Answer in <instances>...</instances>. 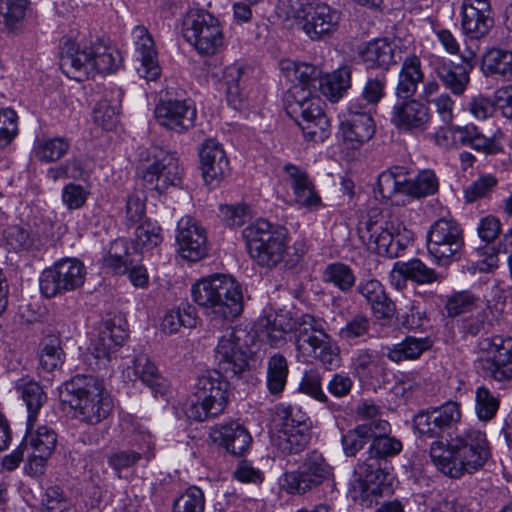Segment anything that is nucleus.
<instances>
[{
    "mask_svg": "<svg viewBox=\"0 0 512 512\" xmlns=\"http://www.w3.org/2000/svg\"><path fill=\"white\" fill-rule=\"evenodd\" d=\"M249 68L234 63L227 66L223 72V81L226 86L228 104L235 110H242L246 106L245 84L248 79Z\"/></svg>",
    "mask_w": 512,
    "mask_h": 512,
    "instance_id": "obj_33",
    "label": "nucleus"
},
{
    "mask_svg": "<svg viewBox=\"0 0 512 512\" xmlns=\"http://www.w3.org/2000/svg\"><path fill=\"white\" fill-rule=\"evenodd\" d=\"M280 68L286 79L292 83L290 91L296 87L311 90L319 84L321 70L314 65L283 60L280 62Z\"/></svg>",
    "mask_w": 512,
    "mask_h": 512,
    "instance_id": "obj_34",
    "label": "nucleus"
},
{
    "mask_svg": "<svg viewBox=\"0 0 512 512\" xmlns=\"http://www.w3.org/2000/svg\"><path fill=\"white\" fill-rule=\"evenodd\" d=\"M244 335V330L228 328L219 337L215 359L226 378H238L249 367V354L242 343Z\"/></svg>",
    "mask_w": 512,
    "mask_h": 512,
    "instance_id": "obj_16",
    "label": "nucleus"
},
{
    "mask_svg": "<svg viewBox=\"0 0 512 512\" xmlns=\"http://www.w3.org/2000/svg\"><path fill=\"white\" fill-rule=\"evenodd\" d=\"M352 68L341 66L319 81L322 94L332 102H337L351 88Z\"/></svg>",
    "mask_w": 512,
    "mask_h": 512,
    "instance_id": "obj_40",
    "label": "nucleus"
},
{
    "mask_svg": "<svg viewBox=\"0 0 512 512\" xmlns=\"http://www.w3.org/2000/svg\"><path fill=\"white\" fill-rule=\"evenodd\" d=\"M387 85V73L379 71L376 75H370L362 88L359 97L350 102H359L370 111H375L378 103L385 97Z\"/></svg>",
    "mask_w": 512,
    "mask_h": 512,
    "instance_id": "obj_45",
    "label": "nucleus"
},
{
    "mask_svg": "<svg viewBox=\"0 0 512 512\" xmlns=\"http://www.w3.org/2000/svg\"><path fill=\"white\" fill-rule=\"evenodd\" d=\"M140 156L136 173L144 187L161 194L182 184V168L175 153L152 147Z\"/></svg>",
    "mask_w": 512,
    "mask_h": 512,
    "instance_id": "obj_5",
    "label": "nucleus"
},
{
    "mask_svg": "<svg viewBox=\"0 0 512 512\" xmlns=\"http://www.w3.org/2000/svg\"><path fill=\"white\" fill-rule=\"evenodd\" d=\"M70 148V140L66 137L42 138L35 141L34 157L43 163L57 162L63 158Z\"/></svg>",
    "mask_w": 512,
    "mask_h": 512,
    "instance_id": "obj_43",
    "label": "nucleus"
},
{
    "mask_svg": "<svg viewBox=\"0 0 512 512\" xmlns=\"http://www.w3.org/2000/svg\"><path fill=\"white\" fill-rule=\"evenodd\" d=\"M373 432L367 425H357L342 434L341 444L347 457H355L364 446L371 441Z\"/></svg>",
    "mask_w": 512,
    "mask_h": 512,
    "instance_id": "obj_58",
    "label": "nucleus"
},
{
    "mask_svg": "<svg viewBox=\"0 0 512 512\" xmlns=\"http://www.w3.org/2000/svg\"><path fill=\"white\" fill-rule=\"evenodd\" d=\"M433 345L429 337L406 336L401 342L387 347L386 356L395 363L416 360Z\"/></svg>",
    "mask_w": 512,
    "mask_h": 512,
    "instance_id": "obj_36",
    "label": "nucleus"
},
{
    "mask_svg": "<svg viewBox=\"0 0 512 512\" xmlns=\"http://www.w3.org/2000/svg\"><path fill=\"white\" fill-rule=\"evenodd\" d=\"M154 113L160 126L179 134L194 127L197 115L193 102L186 99L161 100Z\"/></svg>",
    "mask_w": 512,
    "mask_h": 512,
    "instance_id": "obj_21",
    "label": "nucleus"
},
{
    "mask_svg": "<svg viewBox=\"0 0 512 512\" xmlns=\"http://www.w3.org/2000/svg\"><path fill=\"white\" fill-rule=\"evenodd\" d=\"M333 478V467L318 451L306 455L297 471L284 474L283 486L291 494H304Z\"/></svg>",
    "mask_w": 512,
    "mask_h": 512,
    "instance_id": "obj_14",
    "label": "nucleus"
},
{
    "mask_svg": "<svg viewBox=\"0 0 512 512\" xmlns=\"http://www.w3.org/2000/svg\"><path fill=\"white\" fill-rule=\"evenodd\" d=\"M439 187L438 178L434 171L423 170L414 179L407 177V195L413 197H425L437 192Z\"/></svg>",
    "mask_w": 512,
    "mask_h": 512,
    "instance_id": "obj_62",
    "label": "nucleus"
},
{
    "mask_svg": "<svg viewBox=\"0 0 512 512\" xmlns=\"http://www.w3.org/2000/svg\"><path fill=\"white\" fill-rule=\"evenodd\" d=\"M493 26L490 0H462L461 29L466 38L480 40L489 34Z\"/></svg>",
    "mask_w": 512,
    "mask_h": 512,
    "instance_id": "obj_23",
    "label": "nucleus"
},
{
    "mask_svg": "<svg viewBox=\"0 0 512 512\" xmlns=\"http://www.w3.org/2000/svg\"><path fill=\"white\" fill-rule=\"evenodd\" d=\"M136 51L139 54L140 66L136 68L140 77L147 81H156L161 75L154 41L144 26H136L132 31Z\"/></svg>",
    "mask_w": 512,
    "mask_h": 512,
    "instance_id": "obj_29",
    "label": "nucleus"
},
{
    "mask_svg": "<svg viewBox=\"0 0 512 512\" xmlns=\"http://www.w3.org/2000/svg\"><path fill=\"white\" fill-rule=\"evenodd\" d=\"M224 278L225 274H212L199 279L191 287L192 300L204 309L208 317L213 305L217 304L216 299L221 296L222 279Z\"/></svg>",
    "mask_w": 512,
    "mask_h": 512,
    "instance_id": "obj_35",
    "label": "nucleus"
},
{
    "mask_svg": "<svg viewBox=\"0 0 512 512\" xmlns=\"http://www.w3.org/2000/svg\"><path fill=\"white\" fill-rule=\"evenodd\" d=\"M289 374L288 361L280 353H274L267 360L266 385L272 395L283 392Z\"/></svg>",
    "mask_w": 512,
    "mask_h": 512,
    "instance_id": "obj_46",
    "label": "nucleus"
},
{
    "mask_svg": "<svg viewBox=\"0 0 512 512\" xmlns=\"http://www.w3.org/2000/svg\"><path fill=\"white\" fill-rule=\"evenodd\" d=\"M372 113L359 102H349L339 114V133L350 148L357 149L373 137L375 122Z\"/></svg>",
    "mask_w": 512,
    "mask_h": 512,
    "instance_id": "obj_18",
    "label": "nucleus"
},
{
    "mask_svg": "<svg viewBox=\"0 0 512 512\" xmlns=\"http://www.w3.org/2000/svg\"><path fill=\"white\" fill-rule=\"evenodd\" d=\"M111 103L107 98L100 100L93 111L94 122L105 130H112L119 122L120 102L123 92L119 88L111 90Z\"/></svg>",
    "mask_w": 512,
    "mask_h": 512,
    "instance_id": "obj_42",
    "label": "nucleus"
},
{
    "mask_svg": "<svg viewBox=\"0 0 512 512\" xmlns=\"http://www.w3.org/2000/svg\"><path fill=\"white\" fill-rule=\"evenodd\" d=\"M324 280L332 283L342 292H348L355 285V275L352 269L340 262H335L327 265L323 273Z\"/></svg>",
    "mask_w": 512,
    "mask_h": 512,
    "instance_id": "obj_59",
    "label": "nucleus"
},
{
    "mask_svg": "<svg viewBox=\"0 0 512 512\" xmlns=\"http://www.w3.org/2000/svg\"><path fill=\"white\" fill-rule=\"evenodd\" d=\"M310 441V430L282 428L277 437V448L284 455L302 452Z\"/></svg>",
    "mask_w": 512,
    "mask_h": 512,
    "instance_id": "obj_51",
    "label": "nucleus"
},
{
    "mask_svg": "<svg viewBox=\"0 0 512 512\" xmlns=\"http://www.w3.org/2000/svg\"><path fill=\"white\" fill-rule=\"evenodd\" d=\"M128 251L129 247L126 239L117 238L113 240L102 257L103 267L111 269L115 274H125L128 265L132 264Z\"/></svg>",
    "mask_w": 512,
    "mask_h": 512,
    "instance_id": "obj_49",
    "label": "nucleus"
},
{
    "mask_svg": "<svg viewBox=\"0 0 512 512\" xmlns=\"http://www.w3.org/2000/svg\"><path fill=\"white\" fill-rule=\"evenodd\" d=\"M370 318L363 312H358L339 329L338 336L347 343H357L370 331Z\"/></svg>",
    "mask_w": 512,
    "mask_h": 512,
    "instance_id": "obj_60",
    "label": "nucleus"
},
{
    "mask_svg": "<svg viewBox=\"0 0 512 512\" xmlns=\"http://www.w3.org/2000/svg\"><path fill=\"white\" fill-rule=\"evenodd\" d=\"M479 347L487 353L476 364L477 371L483 378L499 382L512 379V337H487L479 342Z\"/></svg>",
    "mask_w": 512,
    "mask_h": 512,
    "instance_id": "obj_12",
    "label": "nucleus"
},
{
    "mask_svg": "<svg viewBox=\"0 0 512 512\" xmlns=\"http://www.w3.org/2000/svg\"><path fill=\"white\" fill-rule=\"evenodd\" d=\"M295 347L305 358L319 360L328 370L340 365L339 348L326 333L324 326L314 329V333L295 340Z\"/></svg>",
    "mask_w": 512,
    "mask_h": 512,
    "instance_id": "obj_22",
    "label": "nucleus"
},
{
    "mask_svg": "<svg viewBox=\"0 0 512 512\" xmlns=\"http://www.w3.org/2000/svg\"><path fill=\"white\" fill-rule=\"evenodd\" d=\"M132 370L135 377L149 387L155 396L163 393L164 378L155 364L145 354L135 357Z\"/></svg>",
    "mask_w": 512,
    "mask_h": 512,
    "instance_id": "obj_44",
    "label": "nucleus"
},
{
    "mask_svg": "<svg viewBox=\"0 0 512 512\" xmlns=\"http://www.w3.org/2000/svg\"><path fill=\"white\" fill-rule=\"evenodd\" d=\"M475 402L476 414L481 421L491 420L499 408V400L484 386L477 388Z\"/></svg>",
    "mask_w": 512,
    "mask_h": 512,
    "instance_id": "obj_64",
    "label": "nucleus"
},
{
    "mask_svg": "<svg viewBox=\"0 0 512 512\" xmlns=\"http://www.w3.org/2000/svg\"><path fill=\"white\" fill-rule=\"evenodd\" d=\"M142 459L146 462L152 459L148 442L139 450L126 449L115 451L108 456L107 461L108 465L116 472L118 477H121L123 470L133 467Z\"/></svg>",
    "mask_w": 512,
    "mask_h": 512,
    "instance_id": "obj_50",
    "label": "nucleus"
},
{
    "mask_svg": "<svg viewBox=\"0 0 512 512\" xmlns=\"http://www.w3.org/2000/svg\"><path fill=\"white\" fill-rule=\"evenodd\" d=\"M482 69L486 75L512 81V51L500 48L488 50L482 59Z\"/></svg>",
    "mask_w": 512,
    "mask_h": 512,
    "instance_id": "obj_41",
    "label": "nucleus"
},
{
    "mask_svg": "<svg viewBox=\"0 0 512 512\" xmlns=\"http://www.w3.org/2000/svg\"><path fill=\"white\" fill-rule=\"evenodd\" d=\"M460 57L461 61L458 63L439 56L434 57L430 62L436 78L454 96L463 95L470 83V73L475 66L476 50L467 47Z\"/></svg>",
    "mask_w": 512,
    "mask_h": 512,
    "instance_id": "obj_17",
    "label": "nucleus"
},
{
    "mask_svg": "<svg viewBox=\"0 0 512 512\" xmlns=\"http://www.w3.org/2000/svg\"><path fill=\"white\" fill-rule=\"evenodd\" d=\"M391 427L388 421H378L376 431H373L370 445L364 460H360L354 468L358 477L361 496H381L387 489L388 474L382 467V462L398 455L403 448L402 442L390 436Z\"/></svg>",
    "mask_w": 512,
    "mask_h": 512,
    "instance_id": "obj_2",
    "label": "nucleus"
},
{
    "mask_svg": "<svg viewBox=\"0 0 512 512\" xmlns=\"http://www.w3.org/2000/svg\"><path fill=\"white\" fill-rule=\"evenodd\" d=\"M222 281L221 296L216 299L217 304L213 305L209 317L214 321L231 322L243 312V287L238 281L228 275H225Z\"/></svg>",
    "mask_w": 512,
    "mask_h": 512,
    "instance_id": "obj_26",
    "label": "nucleus"
},
{
    "mask_svg": "<svg viewBox=\"0 0 512 512\" xmlns=\"http://www.w3.org/2000/svg\"><path fill=\"white\" fill-rule=\"evenodd\" d=\"M163 240L162 229L157 222L149 219L142 222L135 231L134 248L137 251H149Z\"/></svg>",
    "mask_w": 512,
    "mask_h": 512,
    "instance_id": "obj_57",
    "label": "nucleus"
},
{
    "mask_svg": "<svg viewBox=\"0 0 512 512\" xmlns=\"http://www.w3.org/2000/svg\"><path fill=\"white\" fill-rule=\"evenodd\" d=\"M298 19L305 34L313 41H320L338 30L342 13L320 0H307L301 5Z\"/></svg>",
    "mask_w": 512,
    "mask_h": 512,
    "instance_id": "obj_13",
    "label": "nucleus"
},
{
    "mask_svg": "<svg viewBox=\"0 0 512 512\" xmlns=\"http://www.w3.org/2000/svg\"><path fill=\"white\" fill-rule=\"evenodd\" d=\"M431 120L427 103L415 97L397 98L390 112L391 124L401 133L421 134L429 128Z\"/></svg>",
    "mask_w": 512,
    "mask_h": 512,
    "instance_id": "obj_19",
    "label": "nucleus"
},
{
    "mask_svg": "<svg viewBox=\"0 0 512 512\" xmlns=\"http://www.w3.org/2000/svg\"><path fill=\"white\" fill-rule=\"evenodd\" d=\"M283 171L286 174V181L293 192L296 204L311 211L322 206L321 197L315 188V184L304 169L287 163L283 166Z\"/></svg>",
    "mask_w": 512,
    "mask_h": 512,
    "instance_id": "obj_28",
    "label": "nucleus"
},
{
    "mask_svg": "<svg viewBox=\"0 0 512 512\" xmlns=\"http://www.w3.org/2000/svg\"><path fill=\"white\" fill-rule=\"evenodd\" d=\"M407 169L402 166H393L381 172L377 179L375 193L382 199L389 200L396 194L407 195Z\"/></svg>",
    "mask_w": 512,
    "mask_h": 512,
    "instance_id": "obj_38",
    "label": "nucleus"
},
{
    "mask_svg": "<svg viewBox=\"0 0 512 512\" xmlns=\"http://www.w3.org/2000/svg\"><path fill=\"white\" fill-rule=\"evenodd\" d=\"M205 497L197 486L187 488L173 502L172 512H204Z\"/></svg>",
    "mask_w": 512,
    "mask_h": 512,
    "instance_id": "obj_63",
    "label": "nucleus"
},
{
    "mask_svg": "<svg viewBox=\"0 0 512 512\" xmlns=\"http://www.w3.org/2000/svg\"><path fill=\"white\" fill-rule=\"evenodd\" d=\"M492 311L489 306H480L473 313H469L461 319L459 331L464 336L475 337L480 333L487 332L493 325Z\"/></svg>",
    "mask_w": 512,
    "mask_h": 512,
    "instance_id": "obj_53",
    "label": "nucleus"
},
{
    "mask_svg": "<svg viewBox=\"0 0 512 512\" xmlns=\"http://www.w3.org/2000/svg\"><path fill=\"white\" fill-rule=\"evenodd\" d=\"M28 5V0H0V29L6 33H20Z\"/></svg>",
    "mask_w": 512,
    "mask_h": 512,
    "instance_id": "obj_39",
    "label": "nucleus"
},
{
    "mask_svg": "<svg viewBox=\"0 0 512 512\" xmlns=\"http://www.w3.org/2000/svg\"><path fill=\"white\" fill-rule=\"evenodd\" d=\"M177 230L176 240L182 258L196 262L207 255L206 231L195 219L191 217L181 218Z\"/></svg>",
    "mask_w": 512,
    "mask_h": 512,
    "instance_id": "obj_25",
    "label": "nucleus"
},
{
    "mask_svg": "<svg viewBox=\"0 0 512 512\" xmlns=\"http://www.w3.org/2000/svg\"><path fill=\"white\" fill-rule=\"evenodd\" d=\"M127 337V321L122 316L105 319L99 326L97 336L91 342L92 353L99 360L110 361Z\"/></svg>",
    "mask_w": 512,
    "mask_h": 512,
    "instance_id": "obj_24",
    "label": "nucleus"
},
{
    "mask_svg": "<svg viewBox=\"0 0 512 512\" xmlns=\"http://www.w3.org/2000/svg\"><path fill=\"white\" fill-rule=\"evenodd\" d=\"M325 102L312 90L296 87L287 98L288 113L293 115L304 135L322 142L329 135L330 121L324 112Z\"/></svg>",
    "mask_w": 512,
    "mask_h": 512,
    "instance_id": "obj_6",
    "label": "nucleus"
},
{
    "mask_svg": "<svg viewBox=\"0 0 512 512\" xmlns=\"http://www.w3.org/2000/svg\"><path fill=\"white\" fill-rule=\"evenodd\" d=\"M460 420V405L454 401L420 410L413 417L414 432L418 438L437 439L430 446L432 462L444 475L454 479L480 471L491 458L486 434L478 429H464L446 443L439 440Z\"/></svg>",
    "mask_w": 512,
    "mask_h": 512,
    "instance_id": "obj_1",
    "label": "nucleus"
},
{
    "mask_svg": "<svg viewBox=\"0 0 512 512\" xmlns=\"http://www.w3.org/2000/svg\"><path fill=\"white\" fill-rule=\"evenodd\" d=\"M359 234L363 241L367 240L370 249L388 258L400 257L413 241V232L398 219L369 220L363 228H359Z\"/></svg>",
    "mask_w": 512,
    "mask_h": 512,
    "instance_id": "obj_9",
    "label": "nucleus"
},
{
    "mask_svg": "<svg viewBox=\"0 0 512 512\" xmlns=\"http://www.w3.org/2000/svg\"><path fill=\"white\" fill-rule=\"evenodd\" d=\"M21 442L27 450L26 472L32 476L43 474L46 462L57 444L54 429L46 425L34 429V425L27 422L26 434Z\"/></svg>",
    "mask_w": 512,
    "mask_h": 512,
    "instance_id": "obj_20",
    "label": "nucleus"
},
{
    "mask_svg": "<svg viewBox=\"0 0 512 512\" xmlns=\"http://www.w3.org/2000/svg\"><path fill=\"white\" fill-rule=\"evenodd\" d=\"M210 437L213 442L225 448L235 456L243 455L252 442L248 431L239 423L231 421L211 428Z\"/></svg>",
    "mask_w": 512,
    "mask_h": 512,
    "instance_id": "obj_31",
    "label": "nucleus"
},
{
    "mask_svg": "<svg viewBox=\"0 0 512 512\" xmlns=\"http://www.w3.org/2000/svg\"><path fill=\"white\" fill-rule=\"evenodd\" d=\"M41 504L42 512H78L63 489L57 485L46 488Z\"/></svg>",
    "mask_w": 512,
    "mask_h": 512,
    "instance_id": "obj_61",
    "label": "nucleus"
},
{
    "mask_svg": "<svg viewBox=\"0 0 512 512\" xmlns=\"http://www.w3.org/2000/svg\"><path fill=\"white\" fill-rule=\"evenodd\" d=\"M353 366L357 374L364 378H375L385 369L382 356L378 351L370 349L359 351L353 359Z\"/></svg>",
    "mask_w": 512,
    "mask_h": 512,
    "instance_id": "obj_55",
    "label": "nucleus"
},
{
    "mask_svg": "<svg viewBox=\"0 0 512 512\" xmlns=\"http://www.w3.org/2000/svg\"><path fill=\"white\" fill-rule=\"evenodd\" d=\"M464 232L452 217L434 221L427 233V250L433 261L447 266L460 258L464 248Z\"/></svg>",
    "mask_w": 512,
    "mask_h": 512,
    "instance_id": "obj_10",
    "label": "nucleus"
},
{
    "mask_svg": "<svg viewBox=\"0 0 512 512\" xmlns=\"http://www.w3.org/2000/svg\"><path fill=\"white\" fill-rule=\"evenodd\" d=\"M86 268L77 258H62L39 276V288L45 298H54L80 288L85 281Z\"/></svg>",
    "mask_w": 512,
    "mask_h": 512,
    "instance_id": "obj_11",
    "label": "nucleus"
},
{
    "mask_svg": "<svg viewBox=\"0 0 512 512\" xmlns=\"http://www.w3.org/2000/svg\"><path fill=\"white\" fill-rule=\"evenodd\" d=\"M396 271L405 275L409 280L417 284H431L438 281V274L418 258L409 261H397Z\"/></svg>",
    "mask_w": 512,
    "mask_h": 512,
    "instance_id": "obj_54",
    "label": "nucleus"
},
{
    "mask_svg": "<svg viewBox=\"0 0 512 512\" xmlns=\"http://www.w3.org/2000/svg\"><path fill=\"white\" fill-rule=\"evenodd\" d=\"M367 69L378 68L385 73L389 66L396 63L394 47L387 39H376L369 42L360 53Z\"/></svg>",
    "mask_w": 512,
    "mask_h": 512,
    "instance_id": "obj_37",
    "label": "nucleus"
},
{
    "mask_svg": "<svg viewBox=\"0 0 512 512\" xmlns=\"http://www.w3.org/2000/svg\"><path fill=\"white\" fill-rule=\"evenodd\" d=\"M223 29L220 19L204 9H190L182 22L183 37L202 56H212L221 50Z\"/></svg>",
    "mask_w": 512,
    "mask_h": 512,
    "instance_id": "obj_8",
    "label": "nucleus"
},
{
    "mask_svg": "<svg viewBox=\"0 0 512 512\" xmlns=\"http://www.w3.org/2000/svg\"><path fill=\"white\" fill-rule=\"evenodd\" d=\"M121 54L115 48L107 46L101 39L95 37L93 53V75L95 73L109 74L121 64Z\"/></svg>",
    "mask_w": 512,
    "mask_h": 512,
    "instance_id": "obj_47",
    "label": "nucleus"
},
{
    "mask_svg": "<svg viewBox=\"0 0 512 512\" xmlns=\"http://www.w3.org/2000/svg\"><path fill=\"white\" fill-rule=\"evenodd\" d=\"M480 306V297L471 290L452 292L445 302L447 315L452 318L473 313Z\"/></svg>",
    "mask_w": 512,
    "mask_h": 512,
    "instance_id": "obj_48",
    "label": "nucleus"
},
{
    "mask_svg": "<svg viewBox=\"0 0 512 512\" xmlns=\"http://www.w3.org/2000/svg\"><path fill=\"white\" fill-rule=\"evenodd\" d=\"M95 38L63 37L60 42V67L67 77L83 81L93 76Z\"/></svg>",
    "mask_w": 512,
    "mask_h": 512,
    "instance_id": "obj_15",
    "label": "nucleus"
},
{
    "mask_svg": "<svg viewBox=\"0 0 512 512\" xmlns=\"http://www.w3.org/2000/svg\"><path fill=\"white\" fill-rule=\"evenodd\" d=\"M17 390L21 393V397L27 407V422L29 425H35L39 410L47 401L45 392L42 387L34 381H28L18 385Z\"/></svg>",
    "mask_w": 512,
    "mask_h": 512,
    "instance_id": "obj_52",
    "label": "nucleus"
},
{
    "mask_svg": "<svg viewBox=\"0 0 512 512\" xmlns=\"http://www.w3.org/2000/svg\"><path fill=\"white\" fill-rule=\"evenodd\" d=\"M65 398L81 423L97 425L113 410V401L103 382L93 375L77 374L64 384Z\"/></svg>",
    "mask_w": 512,
    "mask_h": 512,
    "instance_id": "obj_3",
    "label": "nucleus"
},
{
    "mask_svg": "<svg viewBox=\"0 0 512 512\" xmlns=\"http://www.w3.org/2000/svg\"><path fill=\"white\" fill-rule=\"evenodd\" d=\"M39 358L41 367L47 372L60 368L65 358L61 340L53 335L46 336L41 342Z\"/></svg>",
    "mask_w": 512,
    "mask_h": 512,
    "instance_id": "obj_56",
    "label": "nucleus"
},
{
    "mask_svg": "<svg viewBox=\"0 0 512 512\" xmlns=\"http://www.w3.org/2000/svg\"><path fill=\"white\" fill-rule=\"evenodd\" d=\"M200 168L204 181L218 184L230 172L229 160L221 143L207 139L199 149Z\"/></svg>",
    "mask_w": 512,
    "mask_h": 512,
    "instance_id": "obj_27",
    "label": "nucleus"
},
{
    "mask_svg": "<svg viewBox=\"0 0 512 512\" xmlns=\"http://www.w3.org/2000/svg\"><path fill=\"white\" fill-rule=\"evenodd\" d=\"M243 237L249 256L259 266L273 268L283 261L289 244L284 226L258 219L243 230Z\"/></svg>",
    "mask_w": 512,
    "mask_h": 512,
    "instance_id": "obj_4",
    "label": "nucleus"
},
{
    "mask_svg": "<svg viewBox=\"0 0 512 512\" xmlns=\"http://www.w3.org/2000/svg\"><path fill=\"white\" fill-rule=\"evenodd\" d=\"M356 292L364 298L377 319L393 318L396 305L380 281L375 278L362 279L356 286Z\"/></svg>",
    "mask_w": 512,
    "mask_h": 512,
    "instance_id": "obj_30",
    "label": "nucleus"
},
{
    "mask_svg": "<svg viewBox=\"0 0 512 512\" xmlns=\"http://www.w3.org/2000/svg\"><path fill=\"white\" fill-rule=\"evenodd\" d=\"M227 379L221 371L198 377L194 386L196 400L186 410L188 418L202 422L223 413L228 403Z\"/></svg>",
    "mask_w": 512,
    "mask_h": 512,
    "instance_id": "obj_7",
    "label": "nucleus"
},
{
    "mask_svg": "<svg viewBox=\"0 0 512 512\" xmlns=\"http://www.w3.org/2000/svg\"><path fill=\"white\" fill-rule=\"evenodd\" d=\"M424 79L425 74L420 57L414 53L407 55L402 61L398 73V81L395 87L396 97H414L419 84L423 83Z\"/></svg>",
    "mask_w": 512,
    "mask_h": 512,
    "instance_id": "obj_32",
    "label": "nucleus"
}]
</instances>
